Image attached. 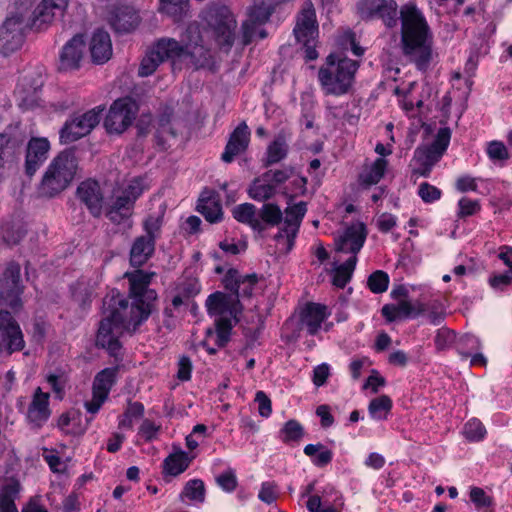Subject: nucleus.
Listing matches in <instances>:
<instances>
[{
  "label": "nucleus",
  "instance_id": "nucleus-3",
  "mask_svg": "<svg viewBox=\"0 0 512 512\" xmlns=\"http://www.w3.org/2000/svg\"><path fill=\"white\" fill-rule=\"evenodd\" d=\"M177 48L173 52V68L185 65L194 70H215L214 58L210 49L205 45L201 28L196 22L190 23L177 41Z\"/></svg>",
  "mask_w": 512,
  "mask_h": 512
},
{
  "label": "nucleus",
  "instance_id": "nucleus-56",
  "mask_svg": "<svg viewBox=\"0 0 512 512\" xmlns=\"http://www.w3.org/2000/svg\"><path fill=\"white\" fill-rule=\"evenodd\" d=\"M470 499L477 508L489 507L492 504V498L479 487L471 488Z\"/></svg>",
  "mask_w": 512,
  "mask_h": 512
},
{
  "label": "nucleus",
  "instance_id": "nucleus-38",
  "mask_svg": "<svg viewBox=\"0 0 512 512\" xmlns=\"http://www.w3.org/2000/svg\"><path fill=\"white\" fill-rule=\"evenodd\" d=\"M190 461L191 459L188 457L186 452L179 451L169 455L165 459L164 469L168 474L177 476L187 469Z\"/></svg>",
  "mask_w": 512,
  "mask_h": 512
},
{
  "label": "nucleus",
  "instance_id": "nucleus-50",
  "mask_svg": "<svg viewBox=\"0 0 512 512\" xmlns=\"http://www.w3.org/2000/svg\"><path fill=\"white\" fill-rule=\"evenodd\" d=\"M389 284V277L387 273L377 270L373 272L368 278V286L374 293H383L387 290Z\"/></svg>",
  "mask_w": 512,
  "mask_h": 512
},
{
  "label": "nucleus",
  "instance_id": "nucleus-48",
  "mask_svg": "<svg viewBox=\"0 0 512 512\" xmlns=\"http://www.w3.org/2000/svg\"><path fill=\"white\" fill-rule=\"evenodd\" d=\"M463 433L470 441H480L485 437L486 429L479 419L473 418L465 424Z\"/></svg>",
  "mask_w": 512,
  "mask_h": 512
},
{
  "label": "nucleus",
  "instance_id": "nucleus-29",
  "mask_svg": "<svg viewBox=\"0 0 512 512\" xmlns=\"http://www.w3.org/2000/svg\"><path fill=\"white\" fill-rule=\"evenodd\" d=\"M49 416V394L42 392L41 388H37L28 408V418L37 427H40L48 420Z\"/></svg>",
  "mask_w": 512,
  "mask_h": 512
},
{
  "label": "nucleus",
  "instance_id": "nucleus-19",
  "mask_svg": "<svg viewBox=\"0 0 512 512\" xmlns=\"http://www.w3.org/2000/svg\"><path fill=\"white\" fill-rule=\"evenodd\" d=\"M366 237L365 225L361 222L353 223L335 239V249L338 252L351 253L356 256L363 247Z\"/></svg>",
  "mask_w": 512,
  "mask_h": 512
},
{
  "label": "nucleus",
  "instance_id": "nucleus-40",
  "mask_svg": "<svg viewBox=\"0 0 512 512\" xmlns=\"http://www.w3.org/2000/svg\"><path fill=\"white\" fill-rule=\"evenodd\" d=\"M197 210L210 223H217L222 219L223 212L221 204L212 198L201 199Z\"/></svg>",
  "mask_w": 512,
  "mask_h": 512
},
{
  "label": "nucleus",
  "instance_id": "nucleus-61",
  "mask_svg": "<svg viewBox=\"0 0 512 512\" xmlns=\"http://www.w3.org/2000/svg\"><path fill=\"white\" fill-rule=\"evenodd\" d=\"M458 205L460 209L459 216L461 217L471 216L480 209V205L477 201L468 198L460 199Z\"/></svg>",
  "mask_w": 512,
  "mask_h": 512
},
{
  "label": "nucleus",
  "instance_id": "nucleus-64",
  "mask_svg": "<svg viewBox=\"0 0 512 512\" xmlns=\"http://www.w3.org/2000/svg\"><path fill=\"white\" fill-rule=\"evenodd\" d=\"M512 282V270L506 273L494 275L489 283L494 289L502 290Z\"/></svg>",
  "mask_w": 512,
  "mask_h": 512
},
{
  "label": "nucleus",
  "instance_id": "nucleus-7",
  "mask_svg": "<svg viewBox=\"0 0 512 512\" xmlns=\"http://www.w3.org/2000/svg\"><path fill=\"white\" fill-rule=\"evenodd\" d=\"M144 191L143 181L135 178L116 195L106 209V217L114 224H121L133 214L136 200Z\"/></svg>",
  "mask_w": 512,
  "mask_h": 512
},
{
  "label": "nucleus",
  "instance_id": "nucleus-34",
  "mask_svg": "<svg viewBox=\"0 0 512 512\" xmlns=\"http://www.w3.org/2000/svg\"><path fill=\"white\" fill-rule=\"evenodd\" d=\"M19 490L17 480L11 478L6 481L0 491V512H18L14 501Z\"/></svg>",
  "mask_w": 512,
  "mask_h": 512
},
{
  "label": "nucleus",
  "instance_id": "nucleus-55",
  "mask_svg": "<svg viewBox=\"0 0 512 512\" xmlns=\"http://www.w3.org/2000/svg\"><path fill=\"white\" fill-rule=\"evenodd\" d=\"M0 157L11 163L15 160V144L6 135H0Z\"/></svg>",
  "mask_w": 512,
  "mask_h": 512
},
{
  "label": "nucleus",
  "instance_id": "nucleus-45",
  "mask_svg": "<svg viewBox=\"0 0 512 512\" xmlns=\"http://www.w3.org/2000/svg\"><path fill=\"white\" fill-rule=\"evenodd\" d=\"M180 498L181 500L188 498L191 501L203 503L205 500V486L203 481L200 479L188 481L180 494Z\"/></svg>",
  "mask_w": 512,
  "mask_h": 512
},
{
  "label": "nucleus",
  "instance_id": "nucleus-57",
  "mask_svg": "<svg viewBox=\"0 0 512 512\" xmlns=\"http://www.w3.org/2000/svg\"><path fill=\"white\" fill-rule=\"evenodd\" d=\"M425 306L427 310L424 313L427 314L430 323L433 325H439L445 317V313L441 305L433 302L430 304H425Z\"/></svg>",
  "mask_w": 512,
  "mask_h": 512
},
{
  "label": "nucleus",
  "instance_id": "nucleus-58",
  "mask_svg": "<svg viewBox=\"0 0 512 512\" xmlns=\"http://www.w3.org/2000/svg\"><path fill=\"white\" fill-rule=\"evenodd\" d=\"M276 484L274 482H264L261 485L258 497L261 501L271 504L277 498Z\"/></svg>",
  "mask_w": 512,
  "mask_h": 512
},
{
  "label": "nucleus",
  "instance_id": "nucleus-25",
  "mask_svg": "<svg viewBox=\"0 0 512 512\" xmlns=\"http://www.w3.org/2000/svg\"><path fill=\"white\" fill-rule=\"evenodd\" d=\"M108 22L116 32H130L138 25L139 16L131 7H115L108 14Z\"/></svg>",
  "mask_w": 512,
  "mask_h": 512
},
{
  "label": "nucleus",
  "instance_id": "nucleus-53",
  "mask_svg": "<svg viewBox=\"0 0 512 512\" xmlns=\"http://www.w3.org/2000/svg\"><path fill=\"white\" fill-rule=\"evenodd\" d=\"M338 45L343 50L351 49L357 56L363 54V48L356 44L354 34L351 31H347L339 37Z\"/></svg>",
  "mask_w": 512,
  "mask_h": 512
},
{
  "label": "nucleus",
  "instance_id": "nucleus-44",
  "mask_svg": "<svg viewBox=\"0 0 512 512\" xmlns=\"http://www.w3.org/2000/svg\"><path fill=\"white\" fill-rule=\"evenodd\" d=\"M357 256L350 257L345 263L335 269L333 276V285L338 288H344L350 281L352 273L356 267Z\"/></svg>",
  "mask_w": 512,
  "mask_h": 512
},
{
  "label": "nucleus",
  "instance_id": "nucleus-37",
  "mask_svg": "<svg viewBox=\"0 0 512 512\" xmlns=\"http://www.w3.org/2000/svg\"><path fill=\"white\" fill-rule=\"evenodd\" d=\"M118 368H106L100 371L93 382V391L108 397V394L115 383Z\"/></svg>",
  "mask_w": 512,
  "mask_h": 512
},
{
  "label": "nucleus",
  "instance_id": "nucleus-59",
  "mask_svg": "<svg viewBox=\"0 0 512 512\" xmlns=\"http://www.w3.org/2000/svg\"><path fill=\"white\" fill-rule=\"evenodd\" d=\"M255 401L258 403L259 414L265 418L269 417L272 413V403L269 397L263 391H258Z\"/></svg>",
  "mask_w": 512,
  "mask_h": 512
},
{
  "label": "nucleus",
  "instance_id": "nucleus-26",
  "mask_svg": "<svg viewBox=\"0 0 512 512\" xmlns=\"http://www.w3.org/2000/svg\"><path fill=\"white\" fill-rule=\"evenodd\" d=\"M91 60L95 64H104L112 56V43L110 35L104 30L93 33L89 44Z\"/></svg>",
  "mask_w": 512,
  "mask_h": 512
},
{
  "label": "nucleus",
  "instance_id": "nucleus-14",
  "mask_svg": "<svg viewBox=\"0 0 512 512\" xmlns=\"http://www.w3.org/2000/svg\"><path fill=\"white\" fill-rule=\"evenodd\" d=\"M24 20L15 15L5 20L0 27V50L4 55L18 50L24 42Z\"/></svg>",
  "mask_w": 512,
  "mask_h": 512
},
{
  "label": "nucleus",
  "instance_id": "nucleus-6",
  "mask_svg": "<svg viewBox=\"0 0 512 512\" xmlns=\"http://www.w3.org/2000/svg\"><path fill=\"white\" fill-rule=\"evenodd\" d=\"M199 17L211 31L216 43L229 50L235 40L236 19L225 5L211 4L204 8Z\"/></svg>",
  "mask_w": 512,
  "mask_h": 512
},
{
  "label": "nucleus",
  "instance_id": "nucleus-41",
  "mask_svg": "<svg viewBox=\"0 0 512 512\" xmlns=\"http://www.w3.org/2000/svg\"><path fill=\"white\" fill-rule=\"evenodd\" d=\"M287 150L288 146L285 138L279 135L267 148V157L264 161V166L268 167L284 159L287 155Z\"/></svg>",
  "mask_w": 512,
  "mask_h": 512
},
{
  "label": "nucleus",
  "instance_id": "nucleus-15",
  "mask_svg": "<svg viewBox=\"0 0 512 512\" xmlns=\"http://www.w3.org/2000/svg\"><path fill=\"white\" fill-rule=\"evenodd\" d=\"M294 35L297 41H312L318 36V23L313 3L307 0L298 13Z\"/></svg>",
  "mask_w": 512,
  "mask_h": 512
},
{
  "label": "nucleus",
  "instance_id": "nucleus-16",
  "mask_svg": "<svg viewBox=\"0 0 512 512\" xmlns=\"http://www.w3.org/2000/svg\"><path fill=\"white\" fill-rule=\"evenodd\" d=\"M68 0H42L33 12L31 27L35 30H44L55 19L63 16Z\"/></svg>",
  "mask_w": 512,
  "mask_h": 512
},
{
  "label": "nucleus",
  "instance_id": "nucleus-31",
  "mask_svg": "<svg viewBox=\"0 0 512 512\" xmlns=\"http://www.w3.org/2000/svg\"><path fill=\"white\" fill-rule=\"evenodd\" d=\"M276 192L275 184L269 180V175H265V173L255 178L248 188L250 198L258 202L270 200Z\"/></svg>",
  "mask_w": 512,
  "mask_h": 512
},
{
  "label": "nucleus",
  "instance_id": "nucleus-35",
  "mask_svg": "<svg viewBox=\"0 0 512 512\" xmlns=\"http://www.w3.org/2000/svg\"><path fill=\"white\" fill-rule=\"evenodd\" d=\"M259 222L262 224L261 232L267 227L278 226L283 221V212L274 203H265L257 212Z\"/></svg>",
  "mask_w": 512,
  "mask_h": 512
},
{
  "label": "nucleus",
  "instance_id": "nucleus-9",
  "mask_svg": "<svg viewBox=\"0 0 512 512\" xmlns=\"http://www.w3.org/2000/svg\"><path fill=\"white\" fill-rule=\"evenodd\" d=\"M103 111L102 106H97L67 120L60 130L61 143L69 144L88 135L99 124Z\"/></svg>",
  "mask_w": 512,
  "mask_h": 512
},
{
  "label": "nucleus",
  "instance_id": "nucleus-43",
  "mask_svg": "<svg viewBox=\"0 0 512 512\" xmlns=\"http://www.w3.org/2000/svg\"><path fill=\"white\" fill-rule=\"evenodd\" d=\"M392 409V400L387 395H381L370 401L369 414L373 419L385 420Z\"/></svg>",
  "mask_w": 512,
  "mask_h": 512
},
{
  "label": "nucleus",
  "instance_id": "nucleus-2",
  "mask_svg": "<svg viewBox=\"0 0 512 512\" xmlns=\"http://www.w3.org/2000/svg\"><path fill=\"white\" fill-rule=\"evenodd\" d=\"M401 46L404 56L425 69L432 57V33L422 12L411 3L400 9Z\"/></svg>",
  "mask_w": 512,
  "mask_h": 512
},
{
  "label": "nucleus",
  "instance_id": "nucleus-8",
  "mask_svg": "<svg viewBox=\"0 0 512 512\" xmlns=\"http://www.w3.org/2000/svg\"><path fill=\"white\" fill-rule=\"evenodd\" d=\"M138 113L137 103L130 97L115 100L104 119V127L109 134L120 135L133 123Z\"/></svg>",
  "mask_w": 512,
  "mask_h": 512
},
{
  "label": "nucleus",
  "instance_id": "nucleus-52",
  "mask_svg": "<svg viewBox=\"0 0 512 512\" xmlns=\"http://www.w3.org/2000/svg\"><path fill=\"white\" fill-rule=\"evenodd\" d=\"M487 154L492 161H504L509 158L506 146L500 141H491L487 147Z\"/></svg>",
  "mask_w": 512,
  "mask_h": 512
},
{
  "label": "nucleus",
  "instance_id": "nucleus-27",
  "mask_svg": "<svg viewBox=\"0 0 512 512\" xmlns=\"http://www.w3.org/2000/svg\"><path fill=\"white\" fill-rule=\"evenodd\" d=\"M249 130L246 123L239 124L230 135L221 158L224 162L230 163L234 157L243 152L249 143Z\"/></svg>",
  "mask_w": 512,
  "mask_h": 512
},
{
  "label": "nucleus",
  "instance_id": "nucleus-21",
  "mask_svg": "<svg viewBox=\"0 0 512 512\" xmlns=\"http://www.w3.org/2000/svg\"><path fill=\"white\" fill-rule=\"evenodd\" d=\"M76 194L87 207L91 215L100 217L103 210L104 195L97 181L86 180L79 184Z\"/></svg>",
  "mask_w": 512,
  "mask_h": 512
},
{
  "label": "nucleus",
  "instance_id": "nucleus-63",
  "mask_svg": "<svg viewBox=\"0 0 512 512\" xmlns=\"http://www.w3.org/2000/svg\"><path fill=\"white\" fill-rule=\"evenodd\" d=\"M158 430L159 426H156L152 421L145 419L139 428V434L146 441H151L156 437Z\"/></svg>",
  "mask_w": 512,
  "mask_h": 512
},
{
  "label": "nucleus",
  "instance_id": "nucleus-60",
  "mask_svg": "<svg viewBox=\"0 0 512 512\" xmlns=\"http://www.w3.org/2000/svg\"><path fill=\"white\" fill-rule=\"evenodd\" d=\"M454 340V333L446 328H441L435 336V345L438 350H443L449 346Z\"/></svg>",
  "mask_w": 512,
  "mask_h": 512
},
{
  "label": "nucleus",
  "instance_id": "nucleus-62",
  "mask_svg": "<svg viewBox=\"0 0 512 512\" xmlns=\"http://www.w3.org/2000/svg\"><path fill=\"white\" fill-rule=\"evenodd\" d=\"M330 375V367L326 363H322L316 366L313 370V383L320 387L325 384L327 378Z\"/></svg>",
  "mask_w": 512,
  "mask_h": 512
},
{
  "label": "nucleus",
  "instance_id": "nucleus-39",
  "mask_svg": "<svg viewBox=\"0 0 512 512\" xmlns=\"http://www.w3.org/2000/svg\"><path fill=\"white\" fill-rule=\"evenodd\" d=\"M28 85L27 79L24 78L16 89V94L19 99V105L24 109H31L38 103L37 92L41 85L26 88Z\"/></svg>",
  "mask_w": 512,
  "mask_h": 512
},
{
  "label": "nucleus",
  "instance_id": "nucleus-30",
  "mask_svg": "<svg viewBox=\"0 0 512 512\" xmlns=\"http://www.w3.org/2000/svg\"><path fill=\"white\" fill-rule=\"evenodd\" d=\"M154 251L155 241L144 236L136 237L130 249V264L134 267L144 265Z\"/></svg>",
  "mask_w": 512,
  "mask_h": 512
},
{
  "label": "nucleus",
  "instance_id": "nucleus-24",
  "mask_svg": "<svg viewBox=\"0 0 512 512\" xmlns=\"http://www.w3.org/2000/svg\"><path fill=\"white\" fill-rule=\"evenodd\" d=\"M239 301L232 295L215 292L206 300V307L211 316L235 317L238 312Z\"/></svg>",
  "mask_w": 512,
  "mask_h": 512
},
{
  "label": "nucleus",
  "instance_id": "nucleus-23",
  "mask_svg": "<svg viewBox=\"0 0 512 512\" xmlns=\"http://www.w3.org/2000/svg\"><path fill=\"white\" fill-rule=\"evenodd\" d=\"M85 41L82 35L77 34L71 38L62 48L59 57V69L61 71L77 70L83 59Z\"/></svg>",
  "mask_w": 512,
  "mask_h": 512
},
{
  "label": "nucleus",
  "instance_id": "nucleus-47",
  "mask_svg": "<svg viewBox=\"0 0 512 512\" xmlns=\"http://www.w3.org/2000/svg\"><path fill=\"white\" fill-rule=\"evenodd\" d=\"M304 436L302 425L296 420H289L280 430V438L284 443L299 441Z\"/></svg>",
  "mask_w": 512,
  "mask_h": 512
},
{
  "label": "nucleus",
  "instance_id": "nucleus-20",
  "mask_svg": "<svg viewBox=\"0 0 512 512\" xmlns=\"http://www.w3.org/2000/svg\"><path fill=\"white\" fill-rule=\"evenodd\" d=\"M224 286L232 292V296L239 298H250L253 289L258 282L257 274L241 275L236 269H229L224 277Z\"/></svg>",
  "mask_w": 512,
  "mask_h": 512
},
{
  "label": "nucleus",
  "instance_id": "nucleus-54",
  "mask_svg": "<svg viewBox=\"0 0 512 512\" xmlns=\"http://www.w3.org/2000/svg\"><path fill=\"white\" fill-rule=\"evenodd\" d=\"M418 194L426 203L434 202L441 197V191L427 182L420 184Z\"/></svg>",
  "mask_w": 512,
  "mask_h": 512
},
{
  "label": "nucleus",
  "instance_id": "nucleus-17",
  "mask_svg": "<svg viewBox=\"0 0 512 512\" xmlns=\"http://www.w3.org/2000/svg\"><path fill=\"white\" fill-rule=\"evenodd\" d=\"M0 336L8 354L20 351L25 346L20 326L7 310L0 311Z\"/></svg>",
  "mask_w": 512,
  "mask_h": 512
},
{
  "label": "nucleus",
  "instance_id": "nucleus-42",
  "mask_svg": "<svg viewBox=\"0 0 512 512\" xmlns=\"http://www.w3.org/2000/svg\"><path fill=\"white\" fill-rule=\"evenodd\" d=\"M176 137L177 132L170 124L169 116L162 115L158 120V127L155 134L157 145L166 149L169 140L175 139Z\"/></svg>",
  "mask_w": 512,
  "mask_h": 512
},
{
  "label": "nucleus",
  "instance_id": "nucleus-33",
  "mask_svg": "<svg viewBox=\"0 0 512 512\" xmlns=\"http://www.w3.org/2000/svg\"><path fill=\"white\" fill-rule=\"evenodd\" d=\"M234 219L248 225L252 230L261 233L262 224L259 222L256 206L251 203H243L232 210Z\"/></svg>",
  "mask_w": 512,
  "mask_h": 512
},
{
  "label": "nucleus",
  "instance_id": "nucleus-28",
  "mask_svg": "<svg viewBox=\"0 0 512 512\" xmlns=\"http://www.w3.org/2000/svg\"><path fill=\"white\" fill-rule=\"evenodd\" d=\"M328 316L329 313L325 305L310 302L301 312V323L306 326L309 334L314 335Z\"/></svg>",
  "mask_w": 512,
  "mask_h": 512
},
{
  "label": "nucleus",
  "instance_id": "nucleus-5",
  "mask_svg": "<svg viewBox=\"0 0 512 512\" xmlns=\"http://www.w3.org/2000/svg\"><path fill=\"white\" fill-rule=\"evenodd\" d=\"M79 161L74 148L58 153L47 166L38 191L43 197L52 198L66 190L75 179Z\"/></svg>",
  "mask_w": 512,
  "mask_h": 512
},
{
  "label": "nucleus",
  "instance_id": "nucleus-49",
  "mask_svg": "<svg viewBox=\"0 0 512 512\" xmlns=\"http://www.w3.org/2000/svg\"><path fill=\"white\" fill-rule=\"evenodd\" d=\"M395 309L397 310L399 317H416L418 315L424 314V312L427 310L424 303L417 302L413 305L404 299L395 305Z\"/></svg>",
  "mask_w": 512,
  "mask_h": 512
},
{
  "label": "nucleus",
  "instance_id": "nucleus-12",
  "mask_svg": "<svg viewBox=\"0 0 512 512\" xmlns=\"http://www.w3.org/2000/svg\"><path fill=\"white\" fill-rule=\"evenodd\" d=\"M177 47V40L174 38L159 39L143 57L138 71L139 75L146 77L153 74L158 66L166 60L173 63V52Z\"/></svg>",
  "mask_w": 512,
  "mask_h": 512
},
{
  "label": "nucleus",
  "instance_id": "nucleus-18",
  "mask_svg": "<svg viewBox=\"0 0 512 512\" xmlns=\"http://www.w3.org/2000/svg\"><path fill=\"white\" fill-rule=\"evenodd\" d=\"M451 132L449 128L439 129L434 142L431 145L421 146L415 150L414 159L417 163H427L434 166L442 157L450 142Z\"/></svg>",
  "mask_w": 512,
  "mask_h": 512
},
{
  "label": "nucleus",
  "instance_id": "nucleus-36",
  "mask_svg": "<svg viewBox=\"0 0 512 512\" xmlns=\"http://www.w3.org/2000/svg\"><path fill=\"white\" fill-rule=\"evenodd\" d=\"M387 160L384 158H377L370 166H367L360 174V181L362 184L370 186L377 184L387 168Z\"/></svg>",
  "mask_w": 512,
  "mask_h": 512
},
{
  "label": "nucleus",
  "instance_id": "nucleus-32",
  "mask_svg": "<svg viewBox=\"0 0 512 512\" xmlns=\"http://www.w3.org/2000/svg\"><path fill=\"white\" fill-rule=\"evenodd\" d=\"M271 15V11L264 10L263 7H258L250 13V19L242 24L243 43L249 44L255 37L258 26L266 22Z\"/></svg>",
  "mask_w": 512,
  "mask_h": 512
},
{
  "label": "nucleus",
  "instance_id": "nucleus-1",
  "mask_svg": "<svg viewBox=\"0 0 512 512\" xmlns=\"http://www.w3.org/2000/svg\"><path fill=\"white\" fill-rule=\"evenodd\" d=\"M155 273L141 269L126 272L129 281V299L112 291L103 299V317L100 321L96 344L116 355L121 345L119 336L125 330H136L153 312L157 293L149 288Z\"/></svg>",
  "mask_w": 512,
  "mask_h": 512
},
{
  "label": "nucleus",
  "instance_id": "nucleus-4",
  "mask_svg": "<svg viewBox=\"0 0 512 512\" xmlns=\"http://www.w3.org/2000/svg\"><path fill=\"white\" fill-rule=\"evenodd\" d=\"M359 63L348 59L342 52H331L318 71V80L326 95L341 96L350 90Z\"/></svg>",
  "mask_w": 512,
  "mask_h": 512
},
{
  "label": "nucleus",
  "instance_id": "nucleus-13",
  "mask_svg": "<svg viewBox=\"0 0 512 512\" xmlns=\"http://www.w3.org/2000/svg\"><path fill=\"white\" fill-rule=\"evenodd\" d=\"M358 10L363 19L380 18L389 27L398 22V5L394 0H360Z\"/></svg>",
  "mask_w": 512,
  "mask_h": 512
},
{
  "label": "nucleus",
  "instance_id": "nucleus-11",
  "mask_svg": "<svg viewBox=\"0 0 512 512\" xmlns=\"http://www.w3.org/2000/svg\"><path fill=\"white\" fill-rule=\"evenodd\" d=\"M306 211L305 202H300L285 209L284 227L275 235L277 246L281 252L288 253L292 250Z\"/></svg>",
  "mask_w": 512,
  "mask_h": 512
},
{
  "label": "nucleus",
  "instance_id": "nucleus-51",
  "mask_svg": "<svg viewBox=\"0 0 512 512\" xmlns=\"http://www.w3.org/2000/svg\"><path fill=\"white\" fill-rule=\"evenodd\" d=\"M216 483L226 492H232L237 487V477L232 469H228L216 477Z\"/></svg>",
  "mask_w": 512,
  "mask_h": 512
},
{
  "label": "nucleus",
  "instance_id": "nucleus-10",
  "mask_svg": "<svg viewBox=\"0 0 512 512\" xmlns=\"http://www.w3.org/2000/svg\"><path fill=\"white\" fill-rule=\"evenodd\" d=\"M21 268L16 262H9L0 277V303L18 311L22 302L20 295L23 292L21 281Z\"/></svg>",
  "mask_w": 512,
  "mask_h": 512
},
{
  "label": "nucleus",
  "instance_id": "nucleus-46",
  "mask_svg": "<svg viewBox=\"0 0 512 512\" xmlns=\"http://www.w3.org/2000/svg\"><path fill=\"white\" fill-rule=\"evenodd\" d=\"M163 215L164 212L160 211L157 213H151L147 216V218L143 221V228L146 232V235H143L144 237H148L149 239L156 241L161 232Z\"/></svg>",
  "mask_w": 512,
  "mask_h": 512
},
{
  "label": "nucleus",
  "instance_id": "nucleus-22",
  "mask_svg": "<svg viewBox=\"0 0 512 512\" xmlns=\"http://www.w3.org/2000/svg\"><path fill=\"white\" fill-rule=\"evenodd\" d=\"M50 143L46 138H31L27 144L25 157V173L32 177L47 160Z\"/></svg>",
  "mask_w": 512,
  "mask_h": 512
}]
</instances>
